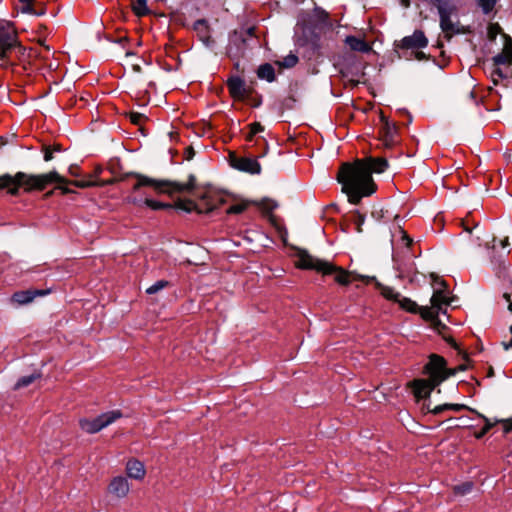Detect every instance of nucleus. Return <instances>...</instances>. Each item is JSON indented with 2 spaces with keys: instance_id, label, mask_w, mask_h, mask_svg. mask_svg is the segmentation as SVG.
I'll return each mask as SVG.
<instances>
[{
  "instance_id": "f257e3e1",
  "label": "nucleus",
  "mask_w": 512,
  "mask_h": 512,
  "mask_svg": "<svg viewBox=\"0 0 512 512\" xmlns=\"http://www.w3.org/2000/svg\"><path fill=\"white\" fill-rule=\"evenodd\" d=\"M342 191L348 196L352 204H358L363 197H368L376 190L372 176L364 167V162L355 160L353 163H344L337 175Z\"/></svg>"
},
{
  "instance_id": "f03ea898",
  "label": "nucleus",
  "mask_w": 512,
  "mask_h": 512,
  "mask_svg": "<svg viewBox=\"0 0 512 512\" xmlns=\"http://www.w3.org/2000/svg\"><path fill=\"white\" fill-rule=\"evenodd\" d=\"M52 183H67V179L53 170L45 174H27L17 172L15 175L4 174L0 176V189L6 188L11 195H17L20 188L25 192L42 191Z\"/></svg>"
},
{
  "instance_id": "7ed1b4c3",
  "label": "nucleus",
  "mask_w": 512,
  "mask_h": 512,
  "mask_svg": "<svg viewBox=\"0 0 512 512\" xmlns=\"http://www.w3.org/2000/svg\"><path fill=\"white\" fill-rule=\"evenodd\" d=\"M296 266L300 269L315 270L323 275L334 274V280L340 285H349L355 280L369 279L354 272H348L341 267L334 266L332 263L316 258L305 250H299L297 255Z\"/></svg>"
},
{
  "instance_id": "20e7f679",
  "label": "nucleus",
  "mask_w": 512,
  "mask_h": 512,
  "mask_svg": "<svg viewBox=\"0 0 512 512\" xmlns=\"http://www.w3.org/2000/svg\"><path fill=\"white\" fill-rule=\"evenodd\" d=\"M136 183L133 185V191H138L142 187H151L158 193H182L191 191L195 185V177L189 176V181L186 183H179L168 180H156L141 174H136Z\"/></svg>"
},
{
  "instance_id": "39448f33",
  "label": "nucleus",
  "mask_w": 512,
  "mask_h": 512,
  "mask_svg": "<svg viewBox=\"0 0 512 512\" xmlns=\"http://www.w3.org/2000/svg\"><path fill=\"white\" fill-rule=\"evenodd\" d=\"M439 288H436L431 297V306L420 308L421 316L431 321L434 326L440 331V328H445V325L439 320L440 313L446 314L447 306L450 304V299L446 291L444 281H441Z\"/></svg>"
},
{
  "instance_id": "423d86ee",
  "label": "nucleus",
  "mask_w": 512,
  "mask_h": 512,
  "mask_svg": "<svg viewBox=\"0 0 512 512\" xmlns=\"http://www.w3.org/2000/svg\"><path fill=\"white\" fill-rule=\"evenodd\" d=\"M21 50L17 33L12 23L0 20V65L10 62L13 53Z\"/></svg>"
},
{
  "instance_id": "0eeeda50",
  "label": "nucleus",
  "mask_w": 512,
  "mask_h": 512,
  "mask_svg": "<svg viewBox=\"0 0 512 512\" xmlns=\"http://www.w3.org/2000/svg\"><path fill=\"white\" fill-rule=\"evenodd\" d=\"M424 370L428 378L431 379L432 384L439 385L450 376L455 375L457 370H465V366L460 365L457 369H448L446 367V361L442 356L432 354Z\"/></svg>"
},
{
  "instance_id": "6e6552de",
  "label": "nucleus",
  "mask_w": 512,
  "mask_h": 512,
  "mask_svg": "<svg viewBox=\"0 0 512 512\" xmlns=\"http://www.w3.org/2000/svg\"><path fill=\"white\" fill-rule=\"evenodd\" d=\"M121 417L122 413L119 410H112L102 413L93 419H80L79 425L84 432L88 434H95L111 425Z\"/></svg>"
},
{
  "instance_id": "1a4fd4ad",
  "label": "nucleus",
  "mask_w": 512,
  "mask_h": 512,
  "mask_svg": "<svg viewBox=\"0 0 512 512\" xmlns=\"http://www.w3.org/2000/svg\"><path fill=\"white\" fill-rule=\"evenodd\" d=\"M130 490L131 485L127 477L122 475L113 477L107 486V492L117 499L126 498Z\"/></svg>"
},
{
  "instance_id": "9d476101",
  "label": "nucleus",
  "mask_w": 512,
  "mask_h": 512,
  "mask_svg": "<svg viewBox=\"0 0 512 512\" xmlns=\"http://www.w3.org/2000/svg\"><path fill=\"white\" fill-rule=\"evenodd\" d=\"M455 12V6H446V8L442 7L441 10H438L440 16V27L448 37H451L452 35L459 33L457 24L454 23L451 19L452 14Z\"/></svg>"
},
{
  "instance_id": "9b49d317",
  "label": "nucleus",
  "mask_w": 512,
  "mask_h": 512,
  "mask_svg": "<svg viewBox=\"0 0 512 512\" xmlns=\"http://www.w3.org/2000/svg\"><path fill=\"white\" fill-rule=\"evenodd\" d=\"M428 45V39L421 30H415L410 36L401 39L398 47L401 49H422Z\"/></svg>"
},
{
  "instance_id": "f8f14e48",
  "label": "nucleus",
  "mask_w": 512,
  "mask_h": 512,
  "mask_svg": "<svg viewBox=\"0 0 512 512\" xmlns=\"http://www.w3.org/2000/svg\"><path fill=\"white\" fill-rule=\"evenodd\" d=\"M231 163L234 168L250 174H259L261 171L259 162L254 158L234 157Z\"/></svg>"
},
{
  "instance_id": "ddd939ff",
  "label": "nucleus",
  "mask_w": 512,
  "mask_h": 512,
  "mask_svg": "<svg viewBox=\"0 0 512 512\" xmlns=\"http://www.w3.org/2000/svg\"><path fill=\"white\" fill-rule=\"evenodd\" d=\"M125 471L129 478L137 481H142L146 476L145 465L136 458H131L126 462Z\"/></svg>"
},
{
  "instance_id": "4468645a",
  "label": "nucleus",
  "mask_w": 512,
  "mask_h": 512,
  "mask_svg": "<svg viewBox=\"0 0 512 512\" xmlns=\"http://www.w3.org/2000/svg\"><path fill=\"white\" fill-rule=\"evenodd\" d=\"M359 161L364 162V167L369 174L372 176V173H382L388 167V162L383 157H366L363 159H358Z\"/></svg>"
},
{
  "instance_id": "2eb2a0df",
  "label": "nucleus",
  "mask_w": 512,
  "mask_h": 512,
  "mask_svg": "<svg viewBox=\"0 0 512 512\" xmlns=\"http://www.w3.org/2000/svg\"><path fill=\"white\" fill-rule=\"evenodd\" d=\"M48 293L45 290L18 291L12 295V301L19 305H25L34 300L37 296H44Z\"/></svg>"
},
{
  "instance_id": "dca6fc26",
  "label": "nucleus",
  "mask_w": 512,
  "mask_h": 512,
  "mask_svg": "<svg viewBox=\"0 0 512 512\" xmlns=\"http://www.w3.org/2000/svg\"><path fill=\"white\" fill-rule=\"evenodd\" d=\"M436 386L432 384L430 378L415 380L413 382L415 397L418 399L428 397Z\"/></svg>"
},
{
  "instance_id": "f3484780",
  "label": "nucleus",
  "mask_w": 512,
  "mask_h": 512,
  "mask_svg": "<svg viewBox=\"0 0 512 512\" xmlns=\"http://www.w3.org/2000/svg\"><path fill=\"white\" fill-rule=\"evenodd\" d=\"M227 86L234 99H242L246 94L245 82L240 77H231L227 80Z\"/></svg>"
},
{
  "instance_id": "a211bd4d",
  "label": "nucleus",
  "mask_w": 512,
  "mask_h": 512,
  "mask_svg": "<svg viewBox=\"0 0 512 512\" xmlns=\"http://www.w3.org/2000/svg\"><path fill=\"white\" fill-rule=\"evenodd\" d=\"M505 44L501 53L494 56L493 60L498 65H506L512 62V40L504 35Z\"/></svg>"
},
{
  "instance_id": "6ab92c4d",
  "label": "nucleus",
  "mask_w": 512,
  "mask_h": 512,
  "mask_svg": "<svg viewBox=\"0 0 512 512\" xmlns=\"http://www.w3.org/2000/svg\"><path fill=\"white\" fill-rule=\"evenodd\" d=\"M193 28H194L195 32L197 33L198 37L200 38V40L205 45L208 46L213 42L211 39V35H210V28H209V25L206 20H204V19L197 20L194 23Z\"/></svg>"
},
{
  "instance_id": "aec40b11",
  "label": "nucleus",
  "mask_w": 512,
  "mask_h": 512,
  "mask_svg": "<svg viewBox=\"0 0 512 512\" xmlns=\"http://www.w3.org/2000/svg\"><path fill=\"white\" fill-rule=\"evenodd\" d=\"M345 43L354 51L367 53L371 50V46L367 42L355 36H347Z\"/></svg>"
},
{
  "instance_id": "412c9836",
  "label": "nucleus",
  "mask_w": 512,
  "mask_h": 512,
  "mask_svg": "<svg viewBox=\"0 0 512 512\" xmlns=\"http://www.w3.org/2000/svg\"><path fill=\"white\" fill-rule=\"evenodd\" d=\"M490 239H491V242L493 243L491 248L493 250H495L496 249V245H495L496 239L494 237H491L486 232H483L482 235L471 236V243L474 246L481 247L482 245H485L487 248H490V246H489Z\"/></svg>"
},
{
  "instance_id": "4be33fe9",
  "label": "nucleus",
  "mask_w": 512,
  "mask_h": 512,
  "mask_svg": "<svg viewBox=\"0 0 512 512\" xmlns=\"http://www.w3.org/2000/svg\"><path fill=\"white\" fill-rule=\"evenodd\" d=\"M59 186L57 187L58 190L61 191L62 194H68V193H71L72 191L66 186V183H58ZM67 184H72L78 188H87V187H91V186H95L96 183L93 182V181H89V180H74V181H68L67 180Z\"/></svg>"
},
{
  "instance_id": "5701e85b",
  "label": "nucleus",
  "mask_w": 512,
  "mask_h": 512,
  "mask_svg": "<svg viewBox=\"0 0 512 512\" xmlns=\"http://www.w3.org/2000/svg\"><path fill=\"white\" fill-rule=\"evenodd\" d=\"M257 75L260 79L273 82L275 80V71L272 65L266 63L258 68Z\"/></svg>"
},
{
  "instance_id": "b1692460",
  "label": "nucleus",
  "mask_w": 512,
  "mask_h": 512,
  "mask_svg": "<svg viewBox=\"0 0 512 512\" xmlns=\"http://www.w3.org/2000/svg\"><path fill=\"white\" fill-rule=\"evenodd\" d=\"M397 303L403 310L410 313H416L419 309L416 302H414L410 298L402 296L401 294L397 300Z\"/></svg>"
},
{
  "instance_id": "393cba45",
  "label": "nucleus",
  "mask_w": 512,
  "mask_h": 512,
  "mask_svg": "<svg viewBox=\"0 0 512 512\" xmlns=\"http://www.w3.org/2000/svg\"><path fill=\"white\" fill-rule=\"evenodd\" d=\"M465 408H466V406L464 404H442V405H437L434 408L430 409V412H432L433 414L436 415V414H440L441 412H443L445 410L461 411Z\"/></svg>"
},
{
  "instance_id": "a878e982",
  "label": "nucleus",
  "mask_w": 512,
  "mask_h": 512,
  "mask_svg": "<svg viewBox=\"0 0 512 512\" xmlns=\"http://www.w3.org/2000/svg\"><path fill=\"white\" fill-rule=\"evenodd\" d=\"M298 63V56L294 53L288 54L286 57L283 58L281 61H277L276 64L280 68H292Z\"/></svg>"
},
{
  "instance_id": "bb28decb",
  "label": "nucleus",
  "mask_w": 512,
  "mask_h": 512,
  "mask_svg": "<svg viewBox=\"0 0 512 512\" xmlns=\"http://www.w3.org/2000/svg\"><path fill=\"white\" fill-rule=\"evenodd\" d=\"M381 295L387 300L397 302L400 293L389 286H380Z\"/></svg>"
},
{
  "instance_id": "cd10ccee",
  "label": "nucleus",
  "mask_w": 512,
  "mask_h": 512,
  "mask_svg": "<svg viewBox=\"0 0 512 512\" xmlns=\"http://www.w3.org/2000/svg\"><path fill=\"white\" fill-rule=\"evenodd\" d=\"M133 11L137 16H144L149 13L147 0H135L133 3Z\"/></svg>"
},
{
  "instance_id": "c85d7f7f",
  "label": "nucleus",
  "mask_w": 512,
  "mask_h": 512,
  "mask_svg": "<svg viewBox=\"0 0 512 512\" xmlns=\"http://www.w3.org/2000/svg\"><path fill=\"white\" fill-rule=\"evenodd\" d=\"M38 378H40V374H31L28 376H23L15 384V389L27 387Z\"/></svg>"
},
{
  "instance_id": "c756f323",
  "label": "nucleus",
  "mask_w": 512,
  "mask_h": 512,
  "mask_svg": "<svg viewBox=\"0 0 512 512\" xmlns=\"http://www.w3.org/2000/svg\"><path fill=\"white\" fill-rule=\"evenodd\" d=\"M396 134V127L394 125L389 124L388 122L385 123V126L383 128V137L386 144L393 141L394 136Z\"/></svg>"
},
{
  "instance_id": "7c9ffc66",
  "label": "nucleus",
  "mask_w": 512,
  "mask_h": 512,
  "mask_svg": "<svg viewBox=\"0 0 512 512\" xmlns=\"http://www.w3.org/2000/svg\"><path fill=\"white\" fill-rule=\"evenodd\" d=\"M168 286H169V282L167 280H158L146 289V293L149 295H153Z\"/></svg>"
},
{
  "instance_id": "2f4dec72",
  "label": "nucleus",
  "mask_w": 512,
  "mask_h": 512,
  "mask_svg": "<svg viewBox=\"0 0 512 512\" xmlns=\"http://www.w3.org/2000/svg\"><path fill=\"white\" fill-rule=\"evenodd\" d=\"M497 0H477L478 6L484 14H489L493 11Z\"/></svg>"
},
{
  "instance_id": "473e14b6",
  "label": "nucleus",
  "mask_w": 512,
  "mask_h": 512,
  "mask_svg": "<svg viewBox=\"0 0 512 512\" xmlns=\"http://www.w3.org/2000/svg\"><path fill=\"white\" fill-rule=\"evenodd\" d=\"M248 206L249 202L247 201L235 203L227 209V214H240L244 212L248 208Z\"/></svg>"
},
{
  "instance_id": "72a5a7b5",
  "label": "nucleus",
  "mask_w": 512,
  "mask_h": 512,
  "mask_svg": "<svg viewBox=\"0 0 512 512\" xmlns=\"http://www.w3.org/2000/svg\"><path fill=\"white\" fill-rule=\"evenodd\" d=\"M478 415L485 422V425L483 426V428L476 434V438L479 439V438L483 437L497 423V421H491L489 418L485 417L482 414H478Z\"/></svg>"
},
{
  "instance_id": "f704fd0d",
  "label": "nucleus",
  "mask_w": 512,
  "mask_h": 512,
  "mask_svg": "<svg viewBox=\"0 0 512 512\" xmlns=\"http://www.w3.org/2000/svg\"><path fill=\"white\" fill-rule=\"evenodd\" d=\"M504 298H505L506 302L508 303V309L512 312V295L505 293ZM510 332H511V339L509 341H503L501 343L504 350H509L510 348H512V326L510 327Z\"/></svg>"
},
{
  "instance_id": "c9c22d12",
  "label": "nucleus",
  "mask_w": 512,
  "mask_h": 512,
  "mask_svg": "<svg viewBox=\"0 0 512 512\" xmlns=\"http://www.w3.org/2000/svg\"><path fill=\"white\" fill-rule=\"evenodd\" d=\"M143 203L151 208L152 210H160V209H164V208H170L171 206L169 204H165V203H162V202H159V201H155V200H152V199H145L143 201Z\"/></svg>"
},
{
  "instance_id": "e433bc0d",
  "label": "nucleus",
  "mask_w": 512,
  "mask_h": 512,
  "mask_svg": "<svg viewBox=\"0 0 512 512\" xmlns=\"http://www.w3.org/2000/svg\"><path fill=\"white\" fill-rule=\"evenodd\" d=\"M472 488H473L472 482H465L463 484L456 485L454 487V493L457 495H465V494L471 492Z\"/></svg>"
},
{
  "instance_id": "4c0bfd02",
  "label": "nucleus",
  "mask_w": 512,
  "mask_h": 512,
  "mask_svg": "<svg viewBox=\"0 0 512 512\" xmlns=\"http://www.w3.org/2000/svg\"><path fill=\"white\" fill-rule=\"evenodd\" d=\"M260 206L263 210H265L267 212H272L273 210H275L278 207V204L274 200L263 199L260 202Z\"/></svg>"
},
{
  "instance_id": "58836bf2",
  "label": "nucleus",
  "mask_w": 512,
  "mask_h": 512,
  "mask_svg": "<svg viewBox=\"0 0 512 512\" xmlns=\"http://www.w3.org/2000/svg\"><path fill=\"white\" fill-rule=\"evenodd\" d=\"M500 33H501V27L499 24L492 23L489 25L487 34H488V37L490 40H494L497 37V35Z\"/></svg>"
},
{
  "instance_id": "ea45409f",
  "label": "nucleus",
  "mask_w": 512,
  "mask_h": 512,
  "mask_svg": "<svg viewBox=\"0 0 512 512\" xmlns=\"http://www.w3.org/2000/svg\"><path fill=\"white\" fill-rule=\"evenodd\" d=\"M263 129H264V128H263V126H262L260 123L255 122V123L250 124V132H249V133H248V135H247V139H248L249 141H251V140H252V138H253L257 133L262 132V131H263Z\"/></svg>"
},
{
  "instance_id": "a19ab883",
  "label": "nucleus",
  "mask_w": 512,
  "mask_h": 512,
  "mask_svg": "<svg viewBox=\"0 0 512 512\" xmlns=\"http://www.w3.org/2000/svg\"><path fill=\"white\" fill-rule=\"evenodd\" d=\"M129 119L133 124L139 125L142 123L144 115L138 112H131L129 114Z\"/></svg>"
},
{
  "instance_id": "79ce46f5",
  "label": "nucleus",
  "mask_w": 512,
  "mask_h": 512,
  "mask_svg": "<svg viewBox=\"0 0 512 512\" xmlns=\"http://www.w3.org/2000/svg\"><path fill=\"white\" fill-rule=\"evenodd\" d=\"M432 3L437 7L438 10H441L442 7L446 6H455L450 0H431Z\"/></svg>"
},
{
  "instance_id": "37998d69",
  "label": "nucleus",
  "mask_w": 512,
  "mask_h": 512,
  "mask_svg": "<svg viewBox=\"0 0 512 512\" xmlns=\"http://www.w3.org/2000/svg\"><path fill=\"white\" fill-rule=\"evenodd\" d=\"M21 3V10L25 13H31L32 12V0H20Z\"/></svg>"
},
{
  "instance_id": "c03bdc74",
  "label": "nucleus",
  "mask_w": 512,
  "mask_h": 512,
  "mask_svg": "<svg viewBox=\"0 0 512 512\" xmlns=\"http://www.w3.org/2000/svg\"><path fill=\"white\" fill-rule=\"evenodd\" d=\"M52 158H53V151L49 147H47L44 152V160L50 161V160H52Z\"/></svg>"
},
{
  "instance_id": "a18cd8bd",
  "label": "nucleus",
  "mask_w": 512,
  "mask_h": 512,
  "mask_svg": "<svg viewBox=\"0 0 512 512\" xmlns=\"http://www.w3.org/2000/svg\"><path fill=\"white\" fill-rule=\"evenodd\" d=\"M364 223V217L359 215L358 220L356 222V230L357 232H362V225Z\"/></svg>"
},
{
  "instance_id": "49530a36",
  "label": "nucleus",
  "mask_w": 512,
  "mask_h": 512,
  "mask_svg": "<svg viewBox=\"0 0 512 512\" xmlns=\"http://www.w3.org/2000/svg\"><path fill=\"white\" fill-rule=\"evenodd\" d=\"M512 430V418L504 421V432L508 433Z\"/></svg>"
},
{
  "instance_id": "de8ad7c7",
  "label": "nucleus",
  "mask_w": 512,
  "mask_h": 512,
  "mask_svg": "<svg viewBox=\"0 0 512 512\" xmlns=\"http://www.w3.org/2000/svg\"><path fill=\"white\" fill-rule=\"evenodd\" d=\"M69 174L72 175V176H78L79 173H78V167L76 165H71L69 167Z\"/></svg>"
},
{
  "instance_id": "09e8293b",
  "label": "nucleus",
  "mask_w": 512,
  "mask_h": 512,
  "mask_svg": "<svg viewBox=\"0 0 512 512\" xmlns=\"http://www.w3.org/2000/svg\"><path fill=\"white\" fill-rule=\"evenodd\" d=\"M400 233L402 234V239L405 241L406 246H409L411 240L408 235L403 230H400Z\"/></svg>"
},
{
  "instance_id": "8fccbe9b",
  "label": "nucleus",
  "mask_w": 512,
  "mask_h": 512,
  "mask_svg": "<svg viewBox=\"0 0 512 512\" xmlns=\"http://www.w3.org/2000/svg\"><path fill=\"white\" fill-rule=\"evenodd\" d=\"M128 202L134 205H140L142 203V201L137 199L136 197H129Z\"/></svg>"
},
{
  "instance_id": "3c124183",
  "label": "nucleus",
  "mask_w": 512,
  "mask_h": 512,
  "mask_svg": "<svg viewBox=\"0 0 512 512\" xmlns=\"http://www.w3.org/2000/svg\"><path fill=\"white\" fill-rule=\"evenodd\" d=\"M500 245L502 247V249H506V247L509 245L508 243V237H505L503 240H501L500 242Z\"/></svg>"
},
{
  "instance_id": "603ef678",
  "label": "nucleus",
  "mask_w": 512,
  "mask_h": 512,
  "mask_svg": "<svg viewBox=\"0 0 512 512\" xmlns=\"http://www.w3.org/2000/svg\"><path fill=\"white\" fill-rule=\"evenodd\" d=\"M5 145H6V140L2 136H0V148H2Z\"/></svg>"
}]
</instances>
